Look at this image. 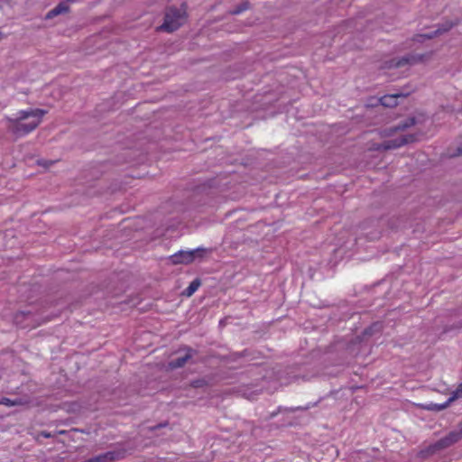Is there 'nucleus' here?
<instances>
[{"label":"nucleus","instance_id":"38","mask_svg":"<svg viewBox=\"0 0 462 462\" xmlns=\"http://www.w3.org/2000/svg\"><path fill=\"white\" fill-rule=\"evenodd\" d=\"M78 0H64L63 2H66L68 5H69V4H72V3H75L77 2Z\"/></svg>","mask_w":462,"mask_h":462},{"label":"nucleus","instance_id":"18","mask_svg":"<svg viewBox=\"0 0 462 462\" xmlns=\"http://www.w3.org/2000/svg\"><path fill=\"white\" fill-rule=\"evenodd\" d=\"M435 37H438V34L436 32V30L427 32V33H419L414 35L413 41L418 42H423L426 40H431Z\"/></svg>","mask_w":462,"mask_h":462},{"label":"nucleus","instance_id":"17","mask_svg":"<svg viewBox=\"0 0 462 462\" xmlns=\"http://www.w3.org/2000/svg\"><path fill=\"white\" fill-rule=\"evenodd\" d=\"M418 123L417 118L415 116H410L406 118L404 121L400 122L397 125V129H400V131H404L413 125H415Z\"/></svg>","mask_w":462,"mask_h":462},{"label":"nucleus","instance_id":"33","mask_svg":"<svg viewBox=\"0 0 462 462\" xmlns=\"http://www.w3.org/2000/svg\"><path fill=\"white\" fill-rule=\"evenodd\" d=\"M13 400L4 397L0 400V404H5L6 406H12Z\"/></svg>","mask_w":462,"mask_h":462},{"label":"nucleus","instance_id":"37","mask_svg":"<svg viewBox=\"0 0 462 462\" xmlns=\"http://www.w3.org/2000/svg\"><path fill=\"white\" fill-rule=\"evenodd\" d=\"M458 427H459V431H457V433H461V437H462V420L459 422Z\"/></svg>","mask_w":462,"mask_h":462},{"label":"nucleus","instance_id":"5","mask_svg":"<svg viewBox=\"0 0 462 462\" xmlns=\"http://www.w3.org/2000/svg\"><path fill=\"white\" fill-rule=\"evenodd\" d=\"M126 453V449L118 448L90 457L89 460L90 462H115L124 458Z\"/></svg>","mask_w":462,"mask_h":462},{"label":"nucleus","instance_id":"22","mask_svg":"<svg viewBox=\"0 0 462 462\" xmlns=\"http://www.w3.org/2000/svg\"><path fill=\"white\" fill-rule=\"evenodd\" d=\"M396 132H400V129H397V125L385 128L380 132L383 137H389L393 135Z\"/></svg>","mask_w":462,"mask_h":462},{"label":"nucleus","instance_id":"19","mask_svg":"<svg viewBox=\"0 0 462 462\" xmlns=\"http://www.w3.org/2000/svg\"><path fill=\"white\" fill-rule=\"evenodd\" d=\"M402 146H403L402 143V140L400 137H398L395 139L385 141V145L383 146V148L387 149V151H388V150L397 149Z\"/></svg>","mask_w":462,"mask_h":462},{"label":"nucleus","instance_id":"3","mask_svg":"<svg viewBox=\"0 0 462 462\" xmlns=\"http://www.w3.org/2000/svg\"><path fill=\"white\" fill-rule=\"evenodd\" d=\"M461 439V433H457L456 430L450 431L445 437L441 438L433 444H430L421 448L417 457L421 459H428L437 453L445 450L458 442Z\"/></svg>","mask_w":462,"mask_h":462},{"label":"nucleus","instance_id":"28","mask_svg":"<svg viewBox=\"0 0 462 462\" xmlns=\"http://www.w3.org/2000/svg\"><path fill=\"white\" fill-rule=\"evenodd\" d=\"M246 352H247V351H246V350H245V351H242V352H236V353H233V354H231V355H230V357H229V358H230L232 361H236V359H238V358H240V357H242V356H245L247 355V354H246Z\"/></svg>","mask_w":462,"mask_h":462},{"label":"nucleus","instance_id":"39","mask_svg":"<svg viewBox=\"0 0 462 462\" xmlns=\"http://www.w3.org/2000/svg\"><path fill=\"white\" fill-rule=\"evenodd\" d=\"M66 433H67V431H66V430H59V431L57 432V434H59V435H64V434H66Z\"/></svg>","mask_w":462,"mask_h":462},{"label":"nucleus","instance_id":"13","mask_svg":"<svg viewBox=\"0 0 462 462\" xmlns=\"http://www.w3.org/2000/svg\"><path fill=\"white\" fill-rule=\"evenodd\" d=\"M320 400H319L318 402H314L313 404H308L306 406H297V407H290V408H287V407H282V406H279L277 408V412H295V411H307L309 410L310 407H314V406H317L318 403L319 402Z\"/></svg>","mask_w":462,"mask_h":462},{"label":"nucleus","instance_id":"7","mask_svg":"<svg viewBox=\"0 0 462 462\" xmlns=\"http://www.w3.org/2000/svg\"><path fill=\"white\" fill-rule=\"evenodd\" d=\"M182 350L186 351V354L183 356L177 357L175 359H172L169 362V367L171 369H177L183 367L186 363L192 358L194 355H196L198 352L197 350L191 348L190 346H184L181 348Z\"/></svg>","mask_w":462,"mask_h":462},{"label":"nucleus","instance_id":"24","mask_svg":"<svg viewBox=\"0 0 462 462\" xmlns=\"http://www.w3.org/2000/svg\"><path fill=\"white\" fill-rule=\"evenodd\" d=\"M364 236L368 239V240H376L378 238H380L381 236V232L378 231V230H374V231H372V232H368V233H365Z\"/></svg>","mask_w":462,"mask_h":462},{"label":"nucleus","instance_id":"40","mask_svg":"<svg viewBox=\"0 0 462 462\" xmlns=\"http://www.w3.org/2000/svg\"><path fill=\"white\" fill-rule=\"evenodd\" d=\"M377 105H380V103H378L377 101L374 104V102H371V104H369L368 106H375Z\"/></svg>","mask_w":462,"mask_h":462},{"label":"nucleus","instance_id":"15","mask_svg":"<svg viewBox=\"0 0 462 462\" xmlns=\"http://www.w3.org/2000/svg\"><path fill=\"white\" fill-rule=\"evenodd\" d=\"M250 8H251V3L247 0H245V1H243L242 3H240L239 5H237L236 6H235L232 10H229L228 14L230 15H237L246 10H249Z\"/></svg>","mask_w":462,"mask_h":462},{"label":"nucleus","instance_id":"2","mask_svg":"<svg viewBox=\"0 0 462 462\" xmlns=\"http://www.w3.org/2000/svg\"><path fill=\"white\" fill-rule=\"evenodd\" d=\"M186 9V3H182L180 8L174 5L167 6L164 12L163 23L157 28V31L166 32L177 31L183 24Z\"/></svg>","mask_w":462,"mask_h":462},{"label":"nucleus","instance_id":"25","mask_svg":"<svg viewBox=\"0 0 462 462\" xmlns=\"http://www.w3.org/2000/svg\"><path fill=\"white\" fill-rule=\"evenodd\" d=\"M462 397V383L457 386V388L452 393L450 396V401H455L458 398Z\"/></svg>","mask_w":462,"mask_h":462},{"label":"nucleus","instance_id":"35","mask_svg":"<svg viewBox=\"0 0 462 462\" xmlns=\"http://www.w3.org/2000/svg\"><path fill=\"white\" fill-rule=\"evenodd\" d=\"M280 412H277V410L275 411H273L272 413L269 414L267 420H272L273 419L276 415H278Z\"/></svg>","mask_w":462,"mask_h":462},{"label":"nucleus","instance_id":"26","mask_svg":"<svg viewBox=\"0 0 462 462\" xmlns=\"http://www.w3.org/2000/svg\"><path fill=\"white\" fill-rule=\"evenodd\" d=\"M401 219L395 217H393L388 220L391 228H398L401 226Z\"/></svg>","mask_w":462,"mask_h":462},{"label":"nucleus","instance_id":"9","mask_svg":"<svg viewBox=\"0 0 462 462\" xmlns=\"http://www.w3.org/2000/svg\"><path fill=\"white\" fill-rule=\"evenodd\" d=\"M460 23V20L458 18L454 21L446 20L442 23L437 24L436 32L438 36L442 35L448 32H449L452 28L458 25Z\"/></svg>","mask_w":462,"mask_h":462},{"label":"nucleus","instance_id":"8","mask_svg":"<svg viewBox=\"0 0 462 462\" xmlns=\"http://www.w3.org/2000/svg\"><path fill=\"white\" fill-rule=\"evenodd\" d=\"M70 10L69 5H67L66 2H60L53 9L50 10L46 15L45 19L50 20L58 16L60 14H67Z\"/></svg>","mask_w":462,"mask_h":462},{"label":"nucleus","instance_id":"1","mask_svg":"<svg viewBox=\"0 0 462 462\" xmlns=\"http://www.w3.org/2000/svg\"><path fill=\"white\" fill-rule=\"evenodd\" d=\"M46 113V110L40 108L22 110L18 113L17 118H8V121L12 124L9 130L16 136L25 135L40 125L42 116Z\"/></svg>","mask_w":462,"mask_h":462},{"label":"nucleus","instance_id":"27","mask_svg":"<svg viewBox=\"0 0 462 462\" xmlns=\"http://www.w3.org/2000/svg\"><path fill=\"white\" fill-rule=\"evenodd\" d=\"M461 328H462V322H457V323L453 324L451 326H446L444 328V329H443V333H448V332H449L451 330H454V329L458 330Z\"/></svg>","mask_w":462,"mask_h":462},{"label":"nucleus","instance_id":"23","mask_svg":"<svg viewBox=\"0 0 462 462\" xmlns=\"http://www.w3.org/2000/svg\"><path fill=\"white\" fill-rule=\"evenodd\" d=\"M141 302L139 296L130 297L127 300L122 301V303L131 305L132 307H136Z\"/></svg>","mask_w":462,"mask_h":462},{"label":"nucleus","instance_id":"32","mask_svg":"<svg viewBox=\"0 0 462 462\" xmlns=\"http://www.w3.org/2000/svg\"><path fill=\"white\" fill-rule=\"evenodd\" d=\"M38 435L42 436L43 438H46V439H50V438H54L55 437L54 434H51V432H48L46 430L40 431Z\"/></svg>","mask_w":462,"mask_h":462},{"label":"nucleus","instance_id":"10","mask_svg":"<svg viewBox=\"0 0 462 462\" xmlns=\"http://www.w3.org/2000/svg\"><path fill=\"white\" fill-rule=\"evenodd\" d=\"M237 393L248 400H254L262 393V389L251 390L248 385H244L238 388Z\"/></svg>","mask_w":462,"mask_h":462},{"label":"nucleus","instance_id":"31","mask_svg":"<svg viewBox=\"0 0 462 462\" xmlns=\"http://www.w3.org/2000/svg\"><path fill=\"white\" fill-rule=\"evenodd\" d=\"M25 403H27L26 401H23L21 398H16L14 400H13L12 406L23 405Z\"/></svg>","mask_w":462,"mask_h":462},{"label":"nucleus","instance_id":"11","mask_svg":"<svg viewBox=\"0 0 462 462\" xmlns=\"http://www.w3.org/2000/svg\"><path fill=\"white\" fill-rule=\"evenodd\" d=\"M428 56V54H417V55H411L410 57H403L402 60H400L396 66L401 67L404 64H414L417 62L423 61L424 59Z\"/></svg>","mask_w":462,"mask_h":462},{"label":"nucleus","instance_id":"30","mask_svg":"<svg viewBox=\"0 0 462 462\" xmlns=\"http://www.w3.org/2000/svg\"><path fill=\"white\" fill-rule=\"evenodd\" d=\"M168 424H169L168 421L161 422V423H158V424H156L154 426L150 427L149 430L150 431H155L157 430H160L162 428H164V427L168 426Z\"/></svg>","mask_w":462,"mask_h":462},{"label":"nucleus","instance_id":"20","mask_svg":"<svg viewBox=\"0 0 462 462\" xmlns=\"http://www.w3.org/2000/svg\"><path fill=\"white\" fill-rule=\"evenodd\" d=\"M208 385V381L205 378H199L190 382V386L193 388H203Z\"/></svg>","mask_w":462,"mask_h":462},{"label":"nucleus","instance_id":"12","mask_svg":"<svg viewBox=\"0 0 462 462\" xmlns=\"http://www.w3.org/2000/svg\"><path fill=\"white\" fill-rule=\"evenodd\" d=\"M382 328L383 325L381 322H374L372 325L364 329V331L362 332V337L365 338L368 337H372L375 333L380 332Z\"/></svg>","mask_w":462,"mask_h":462},{"label":"nucleus","instance_id":"14","mask_svg":"<svg viewBox=\"0 0 462 462\" xmlns=\"http://www.w3.org/2000/svg\"><path fill=\"white\" fill-rule=\"evenodd\" d=\"M453 402L454 401H450V397H449L444 403H441V404L430 403V404L422 405L421 407L427 411H440L445 410L447 407H448L450 405V403Z\"/></svg>","mask_w":462,"mask_h":462},{"label":"nucleus","instance_id":"16","mask_svg":"<svg viewBox=\"0 0 462 462\" xmlns=\"http://www.w3.org/2000/svg\"><path fill=\"white\" fill-rule=\"evenodd\" d=\"M201 285V281L199 278L194 279L189 285L184 290L182 294L186 297H190Z\"/></svg>","mask_w":462,"mask_h":462},{"label":"nucleus","instance_id":"21","mask_svg":"<svg viewBox=\"0 0 462 462\" xmlns=\"http://www.w3.org/2000/svg\"><path fill=\"white\" fill-rule=\"evenodd\" d=\"M400 138L402 140V145L412 143L418 141L417 135L414 134H405L401 136Z\"/></svg>","mask_w":462,"mask_h":462},{"label":"nucleus","instance_id":"29","mask_svg":"<svg viewBox=\"0 0 462 462\" xmlns=\"http://www.w3.org/2000/svg\"><path fill=\"white\" fill-rule=\"evenodd\" d=\"M385 145V141L382 143H374L373 144L372 146V150L373 151H376V152H384V151H387V149H384L383 146Z\"/></svg>","mask_w":462,"mask_h":462},{"label":"nucleus","instance_id":"4","mask_svg":"<svg viewBox=\"0 0 462 462\" xmlns=\"http://www.w3.org/2000/svg\"><path fill=\"white\" fill-rule=\"evenodd\" d=\"M207 252H211V249L198 247L193 250L184 251L180 250L174 254L170 256V261L172 264H189L197 258H203Z\"/></svg>","mask_w":462,"mask_h":462},{"label":"nucleus","instance_id":"36","mask_svg":"<svg viewBox=\"0 0 462 462\" xmlns=\"http://www.w3.org/2000/svg\"><path fill=\"white\" fill-rule=\"evenodd\" d=\"M455 155H462V144L457 148Z\"/></svg>","mask_w":462,"mask_h":462},{"label":"nucleus","instance_id":"34","mask_svg":"<svg viewBox=\"0 0 462 462\" xmlns=\"http://www.w3.org/2000/svg\"><path fill=\"white\" fill-rule=\"evenodd\" d=\"M378 222V220H375V219H373V220H370L369 223L371 224H376ZM368 222H365L364 223L361 227L363 230L366 229V226H367Z\"/></svg>","mask_w":462,"mask_h":462},{"label":"nucleus","instance_id":"6","mask_svg":"<svg viewBox=\"0 0 462 462\" xmlns=\"http://www.w3.org/2000/svg\"><path fill=\"white\" fill-rule=\"evenodd\" d=\"M411 91L397 92L393 94H387L377 99V102L384 107L393 108L399 104V97H407L411 95Z\"/></svg>","mask_w":462,"mask_h":462}]
</instances>
